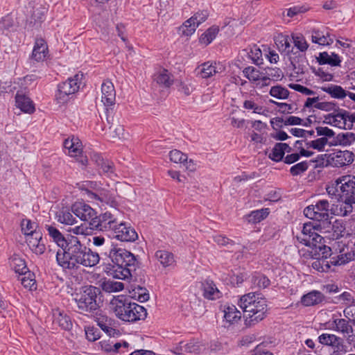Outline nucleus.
<instances>
[{
	"mask_svg": "<svg viewBox=\"0 0 355 355\" xmlns=\"http://www.w3.org/2000/svg\"><path fill=\"white\" fill-rule=\"evenodd\" d=\"M58 263L64 269L78 268L80 266L93 267L100 261L99 254L81 243L78 238L71 236L69 245L56 253Z\"/></svg>",
	"mask_w": 355,
	"mask_h": 355,
	"instance_id": "nucleus-1",
	"label": "nucleus"
},
{
	"mask_svg": "<svg viewBox=\"0 0 355 355\" xmlns=\"http://www.w3.org/2000/svg\"><path fill=\"white\" fill-rule=\"evenodd\" d=\"M93 226L101 230L111 232L112 236L118 241L123 242H133L138 239L135 230L125 222L119 220L111 213L105 212L100 216V221Z\"/></svg>",
	"mask_w": 355,
	"mask_h": 355,
	"instance_id": "nucleus-2",
	"label": "nucleus"
},
{
	"mask_svg": "<svg viewBox=\"0 0 355 355\" xmlns=\"http://www.w3.org/2000/svg\"><path fill=\"white\" fill-rule=\"evenodd\" d=\"M110 309L119 319L125 322H134L144 320L147 315L144 306L130 302L123 295L114 296L110 301Z\"/></svg>",
	"mask_w": 355,
	"mask_h": 355,
	"instance_id": "nucleus-3",
	"label": "nucleus"
},
{
	"mask_svg": "<svg viewBox=\"0 0 355 355\" xmlns=\"http://www.w3.org/2000/svg\"><path fill=\"white\" fill-rule=\"evenodd\" d=\"M110 257L113 264L105 266V272L116 279L130 280L132 273L128 266L134 261V255L125 249L114 248L110 252Z\"/></svg>",
	"mask_w": 355,
	"mask_h": 355,
	"instance_id": "nucleus-4",
	"label": "nucleus"
},
{
	"mask_svg": "<svg viewBox=\"0 0 355 355\" xmlns=\"http://www.w3.org/2000/svg\"><path fill=\"white\" fill-rule=\"evenodd\" d=\"M239 306L250 318L257 322L260 321L266 316L267 304L265 298L260 294L249 293L241 296L239 301Z\"/></svg>",
	"mask_w": 355,
	"mask_h": 355,
	"instance_id": "nucleus-5",
	"label": "nucleus"
},
{
	"mask_svg": "<svg viewBox=\"0 0 355 355\" xmlns=\"http://www.w3.org/2000/svg\"><path fill=\"white\" fill-rule=\"evenodd\" d=\"M304 214L307 218L318 221L328 220L330 215L346 216L344 210H341L340 202L330 206L329 201L325 199L320 200L315 205L306 207Z\"/></svg>",
	"mask_w": 355,
	"mask_h": 355,
	"instance_id": "nucleus-6",
	"label": "nucleus"
},
{
	"mask_svg": "<svg viewBox=\"0 0 355 355\" xmlns=\"http://www.w3.org/2000/svg\"><path fill=\"white\" fill-rule=\"evenodd\" d=\"M354 187L355 176L345 175L329 182L326 186V191L331 199L341 202L352 195Z\"/></svg>",
	"mask_w": 355,
	"mask_h": 355,
	"instance_id": "nucleus-7",
	"label": "nucleus"
},
{
	"mask_svg": "<svg viewBox=\"0 0 355 355\" xmlns=\"http://www.w3.org/2000/svg\"><path fill=\"white\" fill-rule=\"evenodd\" d=\"M98 288L89 286L85 287L83 291L76 293L73 297L77 306L81 311H92L98 309L96 297Z\"/></svg>",
	"mask_w": 355,
	"mask_h": 355,
	"instance_id": "nucleus-8",
	"label": "nucleus"
},
{
	"mask_svg": "<svg viewBox=\"0 0 355 355\" xmlns=\"http://www.w3.org/2000/svg\"><path fill=\"white\" fill-rule=\"evenodd\" d=\"M82 76V74H76L58 85L55 94V100L60 105L66 103L70 99V96L78 91Z\"/></svg>",
	"mask_w": 355,
	"mask_h": 355,
	"instance_id": "nucleus-9",
	"label": "nucleus"
},
{
	"mask_svg": "<svg viewBox=\"0 0 355 355\" xmlns=\"http://www.w3.org/2000/svg\"><path fill=\"white\" fill-rule=\"evenodd\" d=\"M313 258L314 261L312 263L313 268L322 272L329 270L330 268V263L335 266L343 265L352 259L351 254H341L336 257H331L330 261H327L326 259Z\"/></svg>",
	"mask_w": 355,
	"mask_h": 355,
	"instance_id": "nucleus-10",
	"label": "nucleus"
},
{
	"mask_svg": "<svg viewBox=\"0 0 355 355\" xmlns=\"http://www.w3.org/2000/svg\"><path fill=\"white\" fill-rule=\"evenodd\" d=\"M73 213L82 220H91V225L96 221V224L99 223L100 218L98 219L96 211L89 205L83 202L74 203L71 207Z\"/></svg>",
	"mask_w": 355,
	"mask_h": 355,
	"instance_id": "nucleus-11",
	"label": "nucleus"
},
{
	"mask_svg": "<svg viewBox=\"0 0 355 355\" xmlns=\"http://www.w3.org/2000/svg\"><path fill=\"white\" fill-rule=\"evenodd\" d=\"M318 342L322 345L332 347L331 355H343L347 352L342 339L334 334H322L319 336Z\"/></svg>",
	"mask_w": 355,
	"mask_h": 355,
	"instance_id": "nucleus-12",
	"label": "nucleus"
},
{
	"mask_svg": "<svg viewBox=\"0 0 355 355\" xmlns=\"http://www.w3.org/2000/svg\"><path fill=\"white\" fill-rule=\"evenodd\" d=\"M297 239L308 247L323 240V238L315 232V226L311 223L304 224L302 232L300 235L297 236Z\"/></svg>",
	"mask_w": 355,
	"mask_h": 355,
	"instance_id": "nucleus-13",
	"label": "nucleus"
},
{
	"mask_svg": "<svg viewBox=\"0 0 355 355\" xmlns=\"http://www.w3.org/2000/svg\"><path fill=\"white\" fill-rule=\"evenodd\" d=\"M225 69V65L222 62L208 61L200 64L197 71L202 78H209L223 73Z\"/></svg>",
	"mask_w": 355,
	"mask_h": 355,
	"instance_id": "nucleus-14",
	"label": "nucleus"
},
{
	"mask_svg": "<svg viewBox=\"0 0 355 355\" xmlns=\"http://www.w3.org/2000/svg\"><path fill=\"white\" fill-rule=\"evenodd\" d=\"M354 155L349 150H340L329 156L330 164L336 167H342L353 162Z\"/></svg>",
	"mask_w": 355,
	"mask_h": 355,
	"instance_id": "nucleus-15",
	"label": "nucleus"
},
{
	"mask_svg": "<svg viewBox=\"0 0 355 355\" xmlns=\"http://www.w3.org/2000/svg\"><path fill=\"white\" fill-rule=\"evenodd\" d=\"M88 198L91 200H98L101 202L114 205L115 202V196L114 192H112L105 188L97 189L96 192L89 191L88 189H85Z\"/></svg>",
	"mask_w": 355,
	"mask_h": 355,
	"instance_id": "nucleus-16",
	"label": "nucleus"
},
{
	"mask_svg": "<svg viewBox=\"0 0 355 355\" xmlns=\"http://www.w3.org/2000/svg\"><path fill=\"white\" fill-rule=\"evenodd\" d=\"M324 123L340 129L347 130L345 110L339 109L324 116Z\"/></svg>",
	"mask_w": 355,
	"mask_h": 355,
	"instance_id": "nucleus-17",
	"label": "nucleus"
},
{
	"mask_svg": "<svg viewBox=\"0 0 355 355\" xmlns=\"http://www.w3.org/2000/svg\"><path fill=\"white\" fill-rule=\"evenodd\" d=\"M101 102L105 106H112L115 103L116 91L113 83L106 80L101 85Z\"/></svg>",
	"mask_w": 355,
	"mask_h": 355,
	"instance_id": "nucleus-18",
	"label": "nucleus"
},
{
	"mask_svg": "<svg viewBox=\"0 0 355 355\" xmlns=\"http://www.w3.org/2000/svg\"><path fill=\"white\" fill-rule=\"evenodd\" d=\"M223 321L229 325L236 324L241 319V313L234 304H226L222 306Z\"/></svg>",
	"mask_w": 355,
	"mask_h": 355,
	"instance_id": "nucleus-19",
	"label": "nucleus"
},
{
	"mask_svg": "<svg viewBox=\"0 0 355 355\" xmlns=\"http://www.w3.org/2000/svg\"><path fill=\"white\" fill-rule=\"evenodd\" d=\"M333 329L342 334L349 343H352L354 341L355 337L352 335L353 327L347 320L343 318L335 319L333 321Z\"/></svg>",
	"mask_w": 355,
	"mask_h": 355,
	"instance_id": "nucleus-20",
	"label": "nucleus"
},
{
	"mask_svg": "<svg viewBox=\"0 0 355 355\" xmlns=\"http://www.w3.org/2000/svg\"><path fill=\"white\" fill-rule=\"evenodd\" d=\"M26 241L30 250L36 254H41L45 251V244L42 240V232H35V234L27 236Z\"/></svg>",
	"mask_w": 355,
	"mask_h": 355,
	"instance_id": "nucleus-21",
	"label": "nucleus"
},
{
	"mask_svg": "<svg viewBox=\"0 0 355 355\" xmlns=\"http://www.w3.org/2000/svg\"><path fill=\"white\" fill-rule=\"evenodd\" d=\"M15 105L21 112L32 114L35 112V105L26 95L17 92L15 96Z\"/></svg>",
	"mask_w": 355,
	"mask_h": 355,
	"instance_id": "nucleus-22",
	"label": "nucleus"
},
{
	"mask_svg": "<svg viewBox=\"0 0 355 355\" xmlns=\"http://www.w3.org/2000/svg\"><path fill=\"white\" fill-rule=\"evenodd\" d=\"M64 147L67 153L71 157H76L79 156L83 151L80 140L75 137L65 139Z\"/></svg>",
	"mask_w": 355,
	"mask_h": 355,
	"instance_id": "nucleus-23",
	"label": "nucleus"
},
{
	"mask_svg": "<svg viewBox=\"0 0 355 355\" xmlns=\"http://www.w3.org/2000/svg\"><path fill=\"white\" fill-rule=\"evenodd\" d=\"M48 53V47L45 40L42 38H37L35 40L32 53L33 59L37 62L43 61L47 57Z\"/></svg>",
	"mask_w": 355,
	"mask_h": 355,
	"instance_id": "nucleus-24",
	"label": "nucleus"
},
{
	"mask_svg": "<svg viewBox=\"0 0 355 355\" xmlns=\"http://www.w3.org/2000/svg\"><path fill=\"white\" fill-rule=\"evenodd\" d=\"M46 229L49 236L60 248V250H64L68 247L69 239L67 240L58 229L48 225H46Z\"/></svg>",
	"mask_w": 355,
	"mask_h": 355,
	"instance_id": "nucleus-25",
	"label": "nucleus"
},
{
	"mask_svg": "<svg viewBox=\"0 0 355 355\" xmlns=\"http://www.w3.org/2000/svg\"><path fill=\"white\" fill-rule=\"evenodd\" d=\"M311 40L319 45L328 46L333 43L334 39L327 30H313Z\"/></svg>",
	"mask_w": 355,
	"mask_h": 355,
	"instance_id": "nucleus-26",
	"label": "nucleus"
},
{
	"mask_svg": "<svg viewBox=\"0 0 355 355\" xmlns=\"http://www.w3.org/2000/svg\"><path fill=\"white\" fill-rule=\"evenodd\" d=\"M243 73L250 81L255 83L257 87H265V85H261V83H263V75L257 69L254 67H248L243 69Z\"/></svg>",
	"mask_w": 355,
	"mask_h": 355,
	"instance_id": "nucleus-27",
	"label": "nucleus"
},
{
	"mask_svg": "<svg viewBox=\"0 0 355 355\" xmlns=\"http://www.w3.org/2000/svg\"><path fill=\"white\" fill-rule=\"evenodd\" d=\"M355 141V134L351 132L338 134L334 141H330L329 146H349Z\"/></svg>",
	"mask_w": 355,
	"mask_h": 355,
	"instance_id": "nucleus-28",
	"label": "nucleus"
},
{
	"mask_svg": "<svg viewBox=\"0 0 355 355\" xmlns=\"http://www.w3.org/2000/svg\"><path fill=\"white\" fill-rule=\"evenodd\" d=\"M315 243L309 247L311 248L310 252L313 257L327 259L331 256V248L325 245L322 241Z\"/></svg>",
	"mask_w": 355,
	"mask_h": 355,
	"instance_id": "nucleus-29",
	"label": "nucleus"
},
{
	"mask_svg": "<svg viewBox=\"0 0 355 355\" xmlns=\"http://www.w3.org/2000/svg\"><path fill=\"white\" fill-rule=\"evenodd\" d=\"M53 323L58 324L63 329H69L71 326V322L68 315L59 309L53 310Z\"/></svg>",
	"mask_w": 355,
	"mask_h": 355,
	"instance_id": "nucleus-30",
	"label": "nucleus"
},
{
	"mask_svg": "<svg viewBox=\"0 0 355 355\" xmlns=\"http://www.w3.org/2000/svg\"><path fill=\"white\" fill-rule=\"evenodd\" d=\"M203 295L208 300H217L222 297V293L211 281H206L203 284Z\"/></svg>",
	"mask_w": 355,
	"mask_h": 355,
	"instance_id": "nucleus-31",
	"label": "nucleus"
},
{
	"mask_svg": "<svg viewBox=\"0 0 355 355\" xmlns=\"http://www.w3.org/2000/svg\"><path fill=\"white\" fill-rule=\"evenodd\" d=\"M284 77L282 71L277 67H268L265 69V73L263 74V83L261 85L268 86L270 85V81H278L282 80Z\"/></svg>",
	"mask_w": 355,
	"mask_h": 355,
	"instance_id": "nucleus-32",
	"label": "nucleus"
},
{
	"mask_svg": "<svg viewBox=\"0 0 355 355\" xmlns=\"http://www.w3.org/2000/svg\"><path fill=\"white\" fill-rule=\"evenodd\" d=\"M154 80L159 85L169 87L173 83L171 73L165 69H159L153 76Z\"/></svg>",
	"mask_w": 355,
	"mask_h": 355,
	"instance_id": "nucleus-33",
	"label": "nucleus"
},
{
	"mask_svg": "<svg viewBox=\"0 0 355 355\" xmlns=\"http://www.w3.org/2000/svg\"><path fill=\"white\" fill-rule=\"evenodd\" d=\"M95 320L101 329L106 333L111 334L114 330L112 328V320L106 315L103 311H98L96 313Z\"/></svg>",
	"mask_w": 355,
	"mask_h": 355,
	"instance_id": "nucleus-34",
	"label": "nucleus"
},
{
	"mask_svg": "<svg viewBox=\"0 0 355 355\" xmlns=\"http://www.w3.org/2000/svg\"><path fill=\"white\" fill-rule=\"evenodd\" d=\"M186 353L199 354L206 349L205 345L198 339H191L183 345Z\"/></svg>",
	"mask_w": 355,
	"mask_h": 355,
	"instance_id": "nucleus-35",
	"label": "nucleus"
},
{
	"mask_svg": "<svg viewBox=\"0 0 355 355\" xmlns=\"http://www.w3.org/2000/svg\"><path fill=\"white\" fill-rule=\"evenodd\" d=\"M324 298V295L322 293L313 291L303 295L301 302L304 306H313L322 302Z\"/></svg>",
	"mask_w": 355,
	"mask_h": 355,
	"instance_id": "nucleus-36",
	"label": "nucleus"
},
{
	"mask_svg": "<svg viewBox=\"0 0 355 355\" xmlns=\"http://www.w3.org/2000/svg\"><path fill=\"white\" fill-rule=\"evenodd\" d=\"M321 89L329 94L332 98L337 99H343L347 96V92L341 86L336 85H329L321 87Z\"/></svg>",
	"mask_w": 355,
	"mask_h": 355,
	"instance_id": "nucleus-37",
	"label": "nucleus"
},
{
	"mask_svg": "<svg viewBox=\"0 0 355 355\" xmlns=\"http://www.w3.org/2000/svg\"><path fill=\"white\" fill-rule=\"evenodd\" d=\"M155 257L160 264L164 267L172 266L175 263V258L173 254L166 250H158L155 252Z\"/></svg>",
	"mask_w": 355,
	"mask_h": 355,
	"instance_id": "nucleus-38",
	"label": "nucleus"
},
{
	"mask_svg": "<svg viewBox=\"0 0 355 355\" xmlns=\"http://www.w3.org/2000/svg\"><path fill=\"white\" fill-rule=\"evenodd\" d=\"M10 265L16 273L26 275L28 270L25 261L17 255L11 257Z\"/></svg>",
	"mask_w": 355,
	"mask_h": 355,
	"instance_id": "nucleus-39",
	"label": "nucleus"
},
{
	"mask_svg": "<svg viewBox=\"0 0 355 355\" xmlns=\"http://www.w3.org/2000/svg\"><path fill=\"white\" fill-rule=\"evenodd\" d=\"M318 60L321 64H328L331 66H340L341 62V60L337 54L334 53L329 54L327 52L320 53Z\"/></svg>",
	"mask_w": 355,
	"mask_h": 355,
	"instance_id": "nucleus-40",
	"label": "nucleus"
},
{
	"mask_svg": "<svg viewBox=\"0 0 355 355\" xmlns=\"http://www.w3.org/2000/svg\"><path fill=\"white\" fill-rule=\"evenodd\" d=\"M288 148H290L288 144L285 143H278L274 146L269 157L276 162L280 161L283 158L285 152L288 151Z\"/></svg>",
	"mask_w": 355,
	"mask_h": 355,
	"instance_id": "nucleus-41",
	"label": "nucleus"
},
{
	"mask_svg": "<svg viewBox=\"0 0 355 355\" xmlns=\"http://www.w3.org/2000/svg\"><path fill=\"white\" fill-rule=\"evenodd\" d=\"M21 231L25 236L35 234V232H40L37 223L32 222L29 219H24L21 223Z\"/></svg>",
	"mask_w": 355,
	"mask_h": 355,
	"instance_id": "nucleus-42",
	"label": "nucleus"
},
{
	"mask_svg": "<svg viewBox=\"0 0 355 355\" xmlns=\"http://www.w3.org/2000/svg\"><path fill=\"white\" fill-rule=\"evenodd\" d=\"M56 219L59 223L67 225H71L76 221V218L70 211L66 209H62L57 212Z\"/></svg>",
	"mask_w": 355,
	"mask_h": 355,
	"instance_id": "nucleus-43",
	"label": "nucleus"
},
{
	"mask_svg": "<svg viewBox=\"0 0 355 355\" xmlns=\"http://www.w3.org/2000/svg\"><path fill=\"white\" fill-rule=\"evenodd\" d=\"M102 289L107 293L119 292L124 289V284L120 282L109 279L103 282Z\"/></svg>",
	"mask_w": 355,
	"mask_h": 355,
	"instance_id": "nucleus-44",
	"label": "nucleus"
},
{
	"mask_svg": "<svg viewBox=\"0 0 355 355\" xmlns=\"http://www.w3.org/2000/svg\"><path fill=\"white\" fill-rule=\"evenodd\" d=\"M268 214V208L255 210L247 216V220L249 223H257L266 218Z\"/></svg>",
	"mask_w": 355,
	"mask_h": 355,
	"instance_id": "nucleus-45",
	"label": "nucleus"
},
{
	"mask_svg": "<svg viewBox=\"0 0 355 355\" xmlns=\"http://www.w3.org/2000/svg\"><path fill=\"white\" fill-rule=\"evenodd\" d=\"M107 134L112 139H125L126 137L123 125L118 123H112L110 126Z\"/></svg>",
	"mask_w": 355,
	"mask_h": 355,
	"instance_id": "nucleus-46",
	"label": "nucleus"
},
{
	"mask_svg": "<svg viewBox=\"0 0 355 355\" xmlns=\"http://www.w3.org/2000/svg\"><path fill=\"white\" fill-rule=\"evenodd\" d=\"M218 33V28L212 26L208 28L200 37V42L204 45L209 44L216 37Z\"/></svg>",
	"mask_w": 355,
	"mask_h": 355,
	"instance_id": "nucleus-47",
	"label": "nucleus"
},
{
	"mask_svg": "<svg viewBox=\"0 0 355 355\" xmlns=\"http://www.w3.org/2000/svg\"><path fill=\"white\" fill-rule=\"evenodd\" d=\"M197 27L193 19L189 18L179 28V33L181 35L189 37L195 33Z\"/></svg>",
	"mask_w": 355,
	"mask_h": 355,
	"instance_id": "nucleus-48",
	"label": "nucleus"
},
{
	"mask_svg": "<svg viewBox=\"0 0 355 355\" xmlns=\"http://www.w3.org/2000/svg\"><path fill=\"white\" fill-rule=\"evenodd\" d=\"M330 141L324 138H318L315 140L306 142V148H311L319 152H322L327 146H329Z\"/></svg>",
	"mask_w": 355,
	"mask_h": 355,
	"instance_id": "nucleus-49",
	"label": "nucleus"
},
{
	"mask_svg": "<svg viewBox=\"0 0 355 355\" xmlns=\"http://www.w3.org/2000/svg\"><path fill=\"white\" fill-rule=\"evenodd\" d=\"M351 193L352 195H350V196H348V198H347L345 201L340 202L341 210H344V213L345 214L346 216L351 214L354 209L353 205L355 204V186L352 193Z\"/></svg>",
	"mask_w": 355,
	"mask_h": 355,
	"instance_id": "nucleus-50",
	"label": "nucleus"
},
{
	"mask_svg": "<svg viewBox=\"0 0 355 355\" xmlns=\"http://www.w3.org/2000/svg\"><path fill=\"white\" fill-rule=\"evenodd\" d=\"M275 44L279 51L287 53L291 51V44L288 36H278L275 40Z\"/></svg>",
	"mask_w": 355,
	"mask_h": 355,
	"instance_id": "nucleus-51",
	"label": "nucleus"
},
{
	"mask_svg": "<svg viewBox=\"0 0 355 355\" xmlns=\"http://www.w3.org/2000/svg\"><path fill=\"white\" fill-rule=\"evenodd\" d=\"M270 94L278 99H286L288 97L289 92L281 85H276L270 88Z\"/></svg>",
	"mask_w": 355,
	"mask_h": 355,
	"instance_id": "nucleus-52",
	"label": "nucleus"
},
{
	"mask_svg": "<svg viewBox=\"0 0 355 355\" xmlns=\"http://www.w3.org/2000/svg\"><path fill=\"white\" fill-rule=\"evenodd\" d=\"M169 158L170 160L174 163L183 164L187 160L188 157L186 154L183 153L182 152L175 149L170 151Z\"/></svg>",
	"mask_w": 355,
	"mask_h": 355,
	"instance_id": "nucleus-53",
	"label": "nucleus"
},
{
	"mask_svg": "<svg viewBox=\"0 0 355 355\" xmlns=\"http://www.w3.org/2000/svg\"><path fill=\"white\" fill-rule=\"evenodd\" d=\"M248 55L255 64L259 65L263 63L262 52L257 46H254L251 48L250 51L248 52Z\"/></svg>",
	"mask_w": 355,
	"mask_h": 355,
	"instance_id": "nucleus-54",
	"label": "nucleus"
},
{
	"mask_svg": "<svg viewBox=\"0 0 355 355\" xmlns=\"http://www.w3.org/2000/svg\"><path fill=\"white\" fill-rule=\"evenodd\" d=\"M317 136L324 138L329 141V139L335 136V132L326 126H318L315 128Z\"/></svg>",
	"mask_w": 355,
	"mask_h": 355,
	"instance_id": "nucleus-55",
	"label": "nucleus"
},
{
	"mask_svg": "<svg viewBox=\"0 0 355 355\" xmlns=\"http://www.w3.org/2000/svg\"><path fill=\"white\" fill-rule=\"evenodd\" d=\"M96 157L99 159V162L98 160H96L97 164L99 166H101V168L103 170V173L107 174L109 176H111V175L114 173L113 163L109 161H104L103 159H101L98 155H96Z\"/></svg>",
	"mask_w": 355,
	"mask_h": 355,
	"instance_id": "nucleus-56",
	"label": "nucleus"
},
{
	"mask_svg": "<svg viewBox=\"0 0 355 355\" xmlns=\"http://www.w3.org/2000/svg\"><path fill=\"white\" fill-rule=\"evenodd\" d=\"M333 236L335 239L343 236L345 227L340 221L336 220L332 225Z\"/></svg>",
	"mask_w": 355,
	"mask_h": 355,
	"instance_id": "nucleus-57",
	"label": "nucleus"
},
{
	"mask_svg": "<svg viewBox=\"0 0 355 355\" xmlns=\"http://www.w3.org/2000/svg\"><path fill=\"white\" fill-rule=\"evenodd\" d=\"M67 231L69 233L76 235L86 236L89 234V229L85 224H81L75 227H70Z\"/></svg>",
	"mask_w": 355,
	"mask_h": 355,
	"instance_id": "nucleus-58",
	"label": "nucleus"
},
{
	"mask_svg": "<svg viewBox=\"0 0 355 355\" xmlns=\"http://www.w3.org/2000/svg\"><path fill=\"white\" fill-rule=\"evenodd\" d=\"M85 335L89 341L94 342L100 338V331L94 327H87L85 328Z\"/></svg>",
	"mask_w": 355,
	"mask_h": 355,
	"instance_id": "nucleus-59",
	"label": "nucleus"
},
{
	"mask_svg": "<svg viewBox=\"0 0 355 355\" xmlns=\"http://www.w3.org/2000/svg\"><path fill=\"white\" fill-rule=\"evenodd\" d=\"M309 167V164L307 162H301L300 163H297L295 165H293L291 169L290 172L293 175H297L307 170Z\"/></svg>",
	"mask_w": 355,
	"mask_h": 355,
	"instance_id": "nucleus-60",
	"label": "nucleus"
},
{
	"mask_svg": "<svg viewBox=\"0 0 355 355\" xmlns=\"http://www.w3.org/2000/svg\"><path fill=\"white\" fill-rule=\"evenodd\" d=\"M253 283L259 288H266L270 284V280L263 275H257L253 277Z\"/></svg>",
	"mask_w": 355,
	"mask_h": 355,
	"instance_id": "nucleus-61",
	"label": "nucleus"
},
{
	"mask_svg": "<svg viewBox=\"0 0 355 355\" xmlns=\"http://www.w3.org/2000/svg\"><path fill=\"white\" fill-rule=\"evenodd\" d=\"M293 43L301 51H305L308 49V44L304 37L300 35L293 36Z\"/></svg>",
	"mask_w": 355,
	"mask_h": 355,
	"instance_id": "nucleus-62",
	"label": "nucleus"
},
{
	"mask_svg": "<svg viewBox=\"0 0 355 355\" xmlns=\"http://www.w3.org/2000/svg\"><path fill=\"white\" fill-rule=\"evenodd\" d=\"M208 12L207 10H202L195 13L191 18L193 21L198 26L200 24L206 21L208 17Z\"/></svg>",
	"mask_w": 355,
	"mask_h": 355,
	"instance_id": "nucleus-63",
	"label": "nucleus"
},
{
	"mask_svg": "<svg viewBox=\"0 0 355 355\" xmlns=\"http://www.w3.org/2000/svg\"><path fill=\"white\" fill-rule=\"evenodd\" d=\"M22 285L29 290H33L36 288L35 280L33 277V275L28 274V276H24L20 279Z\"/></svg>",
	"mask_w": 355,
	"mask_h": 355,
	"instance_id": "nucleus-64",
	"label": "nucleus"
}]
</instances>
